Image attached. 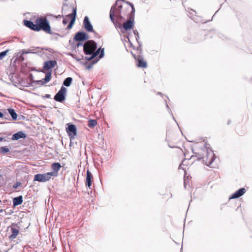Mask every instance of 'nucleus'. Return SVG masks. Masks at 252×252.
<instances>
[{
    "label": "nucleus",
    "mask_w": 252,
    "mask_h": 252,
    "mask_svg": "<svg viewBox=\"0 0 252 252\" xmlns=\"http://www.w3.org/2000/svg\"><path fill=\"white\" fill-rule=\"evenodd\" d=\"M187 184L188 182L184 179V186L185 189L187 188Z\"/></svg>",
    "instance_id": "nucleus-47"
},
{
    "label": "nucleus",
    "mask_w": 252,
    "mask_h": 252,
    "mask_svg": "<svg viewBox=\"0 0 252 252\" xmlns=\"http://www.w3.org/2000/svg\"><path fill=\"white\" fill-rule=\"evenodd\" d=\"M25 117L22 115L21 114H17V120H24L25 119Z\"/></svg>",
    "instance_id": "nucleus-38"
},
{
    "label": "nucleus",
    "mask_w": 252,
    "mask_h": 252,
    "mask_svg": "<svg viewBox=\"0 0 252 252\" xmlns=\"http://www.w3.org/2000/svg\"><path fill=\"white\" fill-rule=\"evenodd\" d=\"M110 20L115 26V27L121 30V32L124 33L125 32L130 31L133 28L134 25V19L133 17H127V20L123 25L121 23H117L115 20L112 13L110 14Z\"/></svg>",
    "instance_id": "nucleus-3"
},
{
    "label": "nucleus",
    "mask_w": 252,
    "mask_h": 252,
    "mask_svg": "<svg viewBox=\"0 0 252 252\" xmlns=\"http://www.w3.org/2000/svg\"><path fill=\"white\" fill-rule=\"evenodd\" d=\"M23 201V196L22 195L17 196V206L21 205Z\"/></svg>",
    "instance_id": "nucleus-31"
},
{
    "label": "nucleus",
    "mask_w": 252,
    "mask_h": 252,
    "mask_svg": "<svg viewBox=\"0 0 252 252\" xmlns=\"http://www.w3.org/2000/svg\"><path fill=\"white\" fill-rule=\"evenodd\" d=\"M63 17V15H59L57 17V18H60V17Z\"/></svg>",
    "instance_id": "nucleus-57"
},
{
    "label": "nucleus",
    "mask_w": 252,
    "mask_h": 252,
    "mask_svg": "<svg viewBox=\"0 0 252 252\" xmlns=\"http://www.w3.org/2000/svg\"><path fill=\"white\" fill-rule=\"evenodd\" d=\"M13 188L14 189H16V184H14V185H13Z\"/></svg>",
    "instance_id": "nucleus-59"
},
{
    "label": "nucleus",
    "mask_w": 252,
    "mask_h": 252,
    "mask_svg": "<svg viewBox=\"0 0 252 252\" xmlns=\"http://www.w3.org/2000/svg\"><path fill=\"white\" fill-rule=\"evenodd\" d=\"M13 204L14 207L17 205V204H16V197L13 198Z\"/></svg>",
    "instance_id": "nucleus-43"
},
{
    "label": "nucleus",
    "mask_w": 252,
    "mask_h": 252,
    "mask_svg": "<svg viewBox=\"0 0 252 252\" xmlns=\"http://www.w3.org/2000/svg\"><path fill=\"white\" fill-rule=\"evenodd\" d=\"M208 146H210V145L205 143L203 148V149L206 150L207 153L206 159L205 162L206 165L211 167V164L215 160L216 157L211 149L210 150L211 152H209V148Z\"/></svg>",
    "instance_id": "nucleus-5"
},
{
    "label": "nucleus",
    "mask_w": 252,
    "mask_h": 252,
    "mask_svg": "<svg viewBox=\"0 0 252 252\" xmlns=\"http://www.w3.org/2000/svg\"><path fill=\"white\" fill-rule=\"evenodd\" d=\"M94 64V63H89V64H88L87 65H86V68L87 69V70H89L91 68H92L93 65Z\"/></svg>",
    "instance_id": "nucleus-39"
},
{
    "label": "nucleus",
    "mask_w": 252,
    "mask_h": 252,
    "mask_svg": "<svg viewBox=\"0 0 252 252\" xmlns=\"http://www.w3.org/2000/svg\"><path fill=\"white\" fill-rule=\"evenodd\" d=\"M65 129L70 140H73L77 134L76 126L71 123H68L66 124Z\"/></svg>",
    "instance_id": "nucleus-6"
},
{
    "label": "nucleus",
    "mask_w": 252,
    "mask_h": 252,
    "mask_svg": "<svg viewBox=\"0 0 252 252\" xmlns=\"http://www.w3.org/2000/svg\"><path fill=\"white\" fill-rule=\"evenodd\" d=\"M40 48L39 47H36L35 48L32 49H28V50H22V53L20 54V55H19V54L17 55V60H19L21 61H23L24 60V58L23 57V55L28 54V53H32V54H39V53H41V51H37V50L40 49ZM48 50L47 49L45 48H41V50Z\"/></svg>",
    "instance_id": "nucleus-10"
},
{
    "label": "nucleus",
    "mask_w": 252,
    "mask_h": 252,
    "mask_svg": "<svg viewBox=\"0 0 252 252\" xmlns=\"http://www.w3.org/2000/svg\"><path fill=\"white\" fill-rule=\"evenodd\" d=\"M72 81L73 79L72 77H68L64 80L63 82V85L67 87H69L71 85Z\"/></svg>",
    "instance_id": "nucleus-24"
},
{
    "label": "nucleus",
    "mask_w": 252,
    "mask_h": 252,
    "mask_svg": "<svg viewBox=\"0 0 252 252\" xmlns=\"http://www.w3.org/2000/svg\"><path fill=\"white\" fill-rule=\"evenodd\" d=\"M9 151V149L6 147H1L0 148V154H6Z\"/></svg>",
    "instance_id": "nucleus-29"
},
{
    "label": "nucleus",
    "mask_w": 252,
    "mask_h": 252,
    "mask_svg": "<svg viewBox=\"0 0 252 252\" xmlns=\"http://www.w3.org/2000/svg\"><path fill=\"white\" fill-rule=\"evenodd\" d=\"M131 54H132V56L133 57V58H134V59H135V57L136 58H137V57H138V55H136L135 54H134L132 53V52H131Z\"/></svg>",
    "instance_id": "nucleus-51"
},
{
    "label": "nucleus",
    "mask_w": 252,
    "mask_h": 252,
    "mask_svg": "<svg viewBox=\"0 0 252 252\" xmlns=\"http://www.w3.org/2000/svg\"><path fill=\"white\" fill-rule=\"evenodd\" d=\"M97 44L95 41L88 40L83 45V51L86 55L93 54L97 50Z\"/></svg>",
    "instance_id": "nucleus-4"
},
{
    "label": "nucleus",
    "mask_w": 252,
    "mask_h": 252,
    "mask_svg": "<svg viewBox=\"0 0 252 252\" xmlns=\"http://www.w3.org/2000/svg\"><path fill=\"white\" fill-rule=\"evenodd\" d=\"M192 12H191L190 14L192 15H194L196 14V11L193 9H191Z\"/></svg>",
    "instance_id": "nucleus-50"
},
{
    "label": "nucleus",
    "mask_w": 252,
    "mask_h": 252,
    "mask_svg": "<svg viewBox=\"0 0 252 252\" xmlns=\"http://www.w3.org/2000/svg\"><path fill=\"white\" fill-rule=\"evenodd\" d=\"M10 51L9 50L7 49L4 51L0 53V60H2Z\"/></svg>",
    "instance_id": "nucleus-30"
},
{
    "label": "nucleus",
    "mask_w": 252,
    "mask_h": 252,
    "mask_svg": "<svg viewBox=\"0 0 252 252\" xmlns=\"http://www.w3.org/2000/svg\"><path fill=\"white\" fill-rule=\"evenodd\" d=\"M53 171L50 172L52 174V176L56 177L58 175V172L61 168V165L59 162H54L51 166Z\"/></svg>",
    "instance_id": "nucleus-19"
},
{
    "label": "nucleus",
    "mask_w": 252,
    "mask_h": 252,
    "mask_svg": "<svg viewBox=\"0 0 252 252\" xmlns=\"http://www.w3.org/2000/svg\"><path fill=\"white\" fill-rule=\"evenodd\" d=\"M135 60L136 62V65L138 67L145 68L147 67V63L144 59L143 55H138L137 58L135 57Z\"/></svg>",
    "instance_id": "nucleus-15"
},
{
    "label": "nucleus",
    "mask_w": 252,
    "mask_h": 252,
    "mask_svg": "<svg viewBox=\"0 0 252 252\" xmlns=\"http://www.w3.org/2000/svg\"><path fill=\"white\" fill-rule=\"evenodd\" d=\"M97 121L94 119H90L88 121V126L90 128H94L97 125Z\"/></svg>",
    "instance_id": "nucleus-26"
},
{
    "label": "nucleus",
    "mask_w": 252,
    "mask_h": 252,
    "mask_svg": "<svg viewBox=\"0 0 252 252\" xmlns=\"http://www.w3.org/2000/svg\"><path fill=\"white\" fill-rule=\"evenodd\" d=\"M135 10L134 8L132 7L131 12L128 14L127 17H133L134 18Z\"/></svg>",
    "instance_id": "nucleus-33"
},
{
    "label": "nucleus",
    "mask_w": 252,
    "mask_h": 252,
    "mask_svg": "<svg viewBox=\"0 0 252 252\" xmlns=\"http://www.w3.org/2000/svg\"><path fill=\"white\" fill-rule=\"evenodd\" d=\"M33 82H34V83H35L37 85H43L45 83V82H43V79L41 80H36V81H33Z\"/></svg>",
    "instance_id": "nucleus-36"
},
{
    "label": "nucleus",
    "mask_w": 252,
    "mask_h": 252,
    "mask_svg": "<svg viewBox=\"0 0 252 252\" xmlns=\"http://www.w3.org/2000/svg\"><path fill=\"white\" fill-rule=\"evenodd\" d=\"M8 230H10L12 231V234L9 237L10 240H13L16 238V226L12 224V226L8 227Z\"/></svg>",
    "instance_id": "nucleus-21"
},
{
    "label": "nucleus",
    "mask_w": 252,
    "mask_h": 252,
    "mask_svg": "<svg viewBox=\"0 0 252 252\" xmlns=\"http://www.w3.org/2000/svg\"><path fill=\"white\" fill-rule=\"evenodd\" d=\"M57 63L55 60H49L46 61L43 64V69L47 70V71L51 70L52 72V69L57 65Z\"/></svg>",
    "instance_id": "nucleus-16"
},
{
    "label": "nucleus",
    "mask_w": 252,
    "mask_h": 252,
    "mask_svg": "<svg viewBox=\"0 0 252 252\" xmlns=\"http://www.w3.org/2000/svg\"><path fill=\"white\" fill-rule=\"evenodd\" d=\"M36 108H40V107L45 108V107L43 106H42V105H40V106H36Z\"/></svg>",
    "instance_id": "nucleus-55"
},
{
    "label": "nucleus",
    "mask_w": 252,
    "mask_h": 252,
    "mask_svg": "<svg viewBox=\"0 0 252 252\" xmlns=\"http://www.w3.org/2000/svg\"><path fill=\"white\" fill-rule=\"evenodd\" d=\"M130 6H131V9H132V7H133V8H134V5H133V4H131V5H130Z\"/></svg>",
    "instance_id": "nucleus-63"
},
{
    "label": "nucleus",
    "mask_w": 252,
    "mask_h": 252,
    "mask_svg": "<svg viewBox=\"0 0 252 252\" xmlns=\"http://www.w3.org/2000/svg\"><path fill=\"white\" fill-rule=\"evenodd\" d=\"M127 3L128 4H129L130 6L131 5V4H132V3L130 2H127Z\"/></svg>",
    "instance_id": "nucleus-60"
},
{
    "label": "nucleus",
    "mask_w": 252,
    "mask_h": 252,
    "mask_svg": "<svg viewBox=\"0 0 252 252\" xmlns=\"http://www.w3.org/2000/svg\"><path fill=\"white\" fill-rule=\"evenodd\" d=\"M83 27L85 30L88 32H92L95 35L97 33L94 31L93 26L91 24L90 19L88 16H85L83 20Z\"/></svg>",
    "instance_id": "nucleus-13"
},
{
    "label": "nucleus",
    "mask_w": 252,
    "mask_h": 252,
    "mask_svg": "<svg viewBox=\"0 0 252 252\" xmlns=\"http://www.w3.org/2000/svg\"><path fill=\"white\" fill-rule=\"evenodd\" d=\"M52 73L51 70L47 71L46 73L45 77L43 78V82H45V83H47L49 82L52 78Z\"/></svg>",
    "instance_id": "nucleus-25"
},
{
    "label": "nucleus",
    "mask_w": 252,
    "mask_h": 252,
    "mask_svg": "<svg viewBox=\"0 0 252 252\" xmlns=\"http://www.w3.org/2000/svg\"><path fill=\"white\" fill-rule=\"evenodd\" d=\"M12 139L13 140H16V133L14 134L12 136Z\"/></svg>",
    "instance_id": "nucleus-48"
},
{
    "label": "nucleus",
    "mask_w": 252,
    "mask_h": 252,
    "mask_svg": "<svg viewBox=\"0 0 252 252\" xmlns=\"http://www.w3.org/2000/svg\"><path fill=\"white\" fill-rule=\"evenodd\" d=\"M104 48H102L101 47H100L98 49H97L96 51L95 52V53H94L93 54H91L90 57H86L85 60L86 61H91L98 55H99V58L101 59L104 57Z\"/></svg>",
    "instance_id": "nucleus-14"
},
{
    "label": "nucleus",
    "mask_w": 252,
    "mask_h": 252,
    "mask_svg": "<svg viewBox=\"0 0 252 252\" xmlns=\"http://www.w3.org/2000/svg\"><path fill=\"white\" fill-rule=\"evenodd\" d=\"M89 35L85 32L79 31L77 32L73 37L74 41H87L89 40Z\"/></svg>",
    "instance_id": "nucleus-12"
},
{
    "label": "nucleus",
    "mask_w": 252,
    "mask_h": 252,
    "mask_svg": "<svg viewBox=\"0 0 252 252\" xmlns=\"http://www.w3.org/2000/svg\"><path fill=\"white\" fill-rule=\"evenodd\" d=\"M133 33L134 34V35H135V38H136L137 42L139 41V33H138V31L136 30H133Z\"/></svg>",
    "instance_id": "nucleus-35"
},
{
    "label": "nucleus",
    "mask_w": 252,
    "mask_h": 252,
    "mask_svg": "<svg viewBox=\"0 0 252 252\" xmlns=\"http://www.w3.org/2000/svg\"><path fill=\"white\" fill-rule=\"evenodd\" d=\"M3 139V138L2 137H0V142L2 141Z\"/></svg>",
    "instance_id": "nucleus-61"
},
{
    "label": "nucleus",
    "mask_w": 252,
    "mask_h": 252,
    "mask_svg": "<svg viewBox=\"0 0 252 252\" xmlns=\"http://www.w3.org/2000/svg\"><path fill=\"white\" fill-rule=\"evenodd\" d=\"M67 6H68V4L66 2H64L63 3V6L62 7V11H63L64 10L65 7Z\"/></svg>",
    "instance_id": "nucleus-45"
},
{
    "label": "nucleus",
    "mask_w": 252,
    "mask_h": 252,
    "mask_svg": "<svg viewBox=\"0 0 252 252\" xmlns=\"http://www.w3.org/2000/svg\"><path fill=\"white\" fill-rule=\"evenodd\" d=\"M52 174L47 172L43 174L38 173L34 175L33 182H46L49 181L52 178Z\"/></svg>",
    "instance_id": "nucleus-9"
},
{
    "label": "nucleus",
    "mask_w": 252,
    "mask_h": 252,
    "mask_svg": "<svg viewBox=\"0 0 252 252\" xmlns=\"http://www.w3.org/2000/svg\"><path fill=\"white\" fill-rule=\"evenodd\" d=\"M29 79L30 80V83H29V85H32V84L34 82H33V81H34L33 80V75L32 74V73H30L29 75Z\"/></svg>",
    "instance_id": "nucleus-32"
},
{
    "label": "nucleus",
    "mask_w": 252,
    "mask_h": 252,
    "mask_svg": "<svg viewBox=\"0 0 252 252\" xmlns=\"http://www.w3.org/2000/svg\"><path fill=\"white\" fill-rule=\"evenodd\" d=\"M165 103H166V108H167V109L168 111H169V112L170 113H171V115H172V117H173V119L174 120V121L176 122V120H175V118H174V116H173V114H172V111H171V109H170V108H169V106H168V104H167V102H166V100H165Z\"/></svg>",
    "instance_id": "nucleus-37"
},
{
    "label": "nucleus",
    "mask_w": 252,
    "mask_h": 252,
    "mask_svg": "<svg viewBox=\"0 0 252 252\" xmlns=\"http://www.w3.org/2000/svg\"><path fill=\"white\" fill-rule=\"evenodd\" d=\"M31 71H39V72L40 71H39V70H37L35 67H32V68L31 69Z\"/></svg>",
    "instance_id": "nucleus-52"
},
{
    "label": "nucleus",
    "mask_w": 252,
    "mask_h": 252,
    "mask_svg": "<svg viewBox=\"0 0 252 252\" xmlns=\"http://www.w3.org/2000/svg\"><path fill=\"white\" fill-rule=\"evenodd\" d=\"M77 16V7H73L72 8V13L67 15L65 17L70 18V22L67 25L66 29L70 30L72 28L74 24H75V20Z\"/></svg>",
    "instance_id": "nucleus-11"
},
{
    "label": "nucleus",
    "mask_w": 252,
    "mask_h": 252,
    "mask_svg": "<svg viewBox=\"0 0 252 252\" xmlns=\"http://www.w3.org/2000/svg\"><path fill=\"white\" fill-rule=\"evenodd\" d=\"M122 2H125V0H117L115 3L112 6L109 13V17L110 18V14L112 13L115 20L117 21V23L125 20V18L122 15L123 5Z\"/></svg>",
    "instance_id": "nucleus-2"
},
{
    "label": "nucleus",
    "mask_w": 252,
    "mask_h": 252,
    "mask_svg": "<svg viewBox=\"0 0 252 252\" xmlns=\"http://www.w3.org/2000/svg\"><path fill=\"white\" fill-rule=\"evenodd\" d=\"M24 26L31 30L35 32H39L41 30L47 33L53 35L55 33L52 32L49 20L45 17H38L34 24L31 20H24Z\"/></svg>",
    "instance_id": "nucleus-1"
},
{
    "label": "nucleus",
    "mask_w": 252,
    "mask_h": 252,
    "mask_svg": "<svg viewBox=\"0 0 252 252\" xmlns=\"http://www.w3.org/2000/svg\"><path fill=\"white\" fill-rule=\"evenodd\" d=\"M197 155L192 156L191 158L197 157V160H200L201 159H203V155L200 153L196 154Z\"/></svg>",
    "instance_id": "nucleus-34"
},
{
    "label": "nucleus",
    "mask_w": 252,
    "mask_h": 252,
    "mask_svg": "<svg viewBox=\"0 0 252 252\" xmlns=\"http://www.w3.org/2000/svg\"><path fill=\"white\" fill-rule=\"evenodd\" d=\"M20 141H18V142H17L16 143V144H17V146L19 145V143H20Z\"/></svg>",
    "instance_id": "nucleus-62"
},
{
    "label": "nucleus",
    "mask_w": 252,
    "mask_h": 252,
    "mask_svg": "<svg viewBox=\"0 0 252 252\" xmlns=\"http://www.w3.org/2000/svg\"><path fill=\"white\" fill-rule=\"evenodd\" d=\"M26 220L27 219L23 218L22 219H21V220L20 221H19L17 223V236L19 234V232L20 230L25 229L26 228H27L28 227L29 224L28 223L25 224L24 225L22 224V223H24Z\"/></svg>",
    "instance_id": "nucleus-20"
},
{
    "label": "nucleus",
    "mask_w": 252,
    "mask_h": 252,
    "mask_svg": "<svg viewBox=\"0 0 252 252\" xmlns=\"http://www.w3.org/2000/svg\"><path fill=\"white\" fill-rule=\"evenodd\" d=\"M157 94H158V95H161V96H162V95H163V94H162L161 92H158V93H157Z\"/></svg>",
    "instance_id": "nucleus-56"
},
{
    "label": "nucleus",
    "mask_w": 252,
    "mask_h": 252,
    "mask_svg": "<svg viewBox=\"0 0 252 252\" xmlns=\"http://www.w3.org/2000/svg\"><path fill=\"white\" fill-rule=\"evenodd\" d=\"M68 22V19L65 18H64L63 19V25H66Z\"/></svg>",
    "instance_id": "nucleus-41"
},
{
    "label": "nucleus",
    "mask_w": 252,
    "mask_h": 252,
    "mask_svg": "<svg viewBox=\"0 0 252 252\" xmlns=\"http://www.w3.org/2000/svg\"><path fill=\"white\" fill-rule=\"evenodd\" d=\"M27 137V134L23 131H19L17 132V141L20 139H25Z\"/></svg>",
    "instance_id": "nucleus-22"
},
{
    "label": "nucleus",
    "mask_w": 252,
    "mask_h": 252,
    "mask_svg": "<svg viewBox=\"0 0 252 252\" xmlns=\"http://www.w3.org/2000/svg\"><path fill=\"white\" fill-rule=\"evenodd\" d=\"M231 123V121L230 120H228V122H227V125H229Z\"/></svg>",
    "instance_id": "nucleus-58"
},
{
    "label": "nucleus",
    "mask_w": 252,
    "mask_h": 252,
    "mask_svg": "<svg viewBox=\"0 0 252 252\" xmlns=\"http://www.w3.org/2000/svg\"><path fill=\"white\" fill-rule=\"evenodd\" d=\"M93 179V176L91 171L88 169L87 170V175L86 178L85 185L87 188L92 189V184Z\"/></svg>",
    "instance_id": "nucleus-17"
},
{
    "label": "nucleus",
    "mask_w": 252,
    "mask_h": 252,
    "mask_svg": "<svg viewBox=\"0 0 252 252\" xmlns=\"http://www.w3.org/2000/svg\"><path fill=\"white\" fill-rule=\"evenodd\" d=\"M76 43H75L74 41H72L71 39H70L69 41V44L73 47L78 48L80 46H83L84 43H83L84 41H77Z\"/></svg>",
    "instance_id": "nucleus-23"
},
{
    "label": "nucleus",
    "mask_w": 252,
    "mask_h": 252,
    "mask_svg": "<svg viewBox=\"0 0 252 252\" xmlns=\"http://www.w3.org/2000/svg\"><path fill=\"white\" fill-rule=\"evenodd\" d=\"M126 38L128 39V42H129V43H130V46H131V47H132V48H133V49H135V48L132 46V43L131 42L130 40H129L128 36H126Z\"/></svg>",
    "instance_id": "nucleus-46"
},
{
    "label": "nucleus",
    "mask_w": 252,
    "mask_h": 252,
    "mask_svg": "<svg viewBox=\"0 0 252 252\" xmlns=\"http://www.w3.org/2000/svg\"><path fill=\"white\" fill-rule=\"evenodd\" d=\"M98 56H99V55H98ZM100 59L99 58V57L96 58H94V59H93V61L92 63H94V64L95 63H97Z\"/></svg>",
    "instance_id": "nucleus-40"
},
{
    "label": "nucleus",
    "mask_w": 252,
    "mask_h": 252,
    "mask_svg": "<svg viewBox=\"0 0 252 252\" xmlns=\"http://www.w3.org/2000/svg\"><path fill=\"white\" fill-rule=\"evenodd\" d=\"M72 145V141L70 140V146H71V145Z\"/></svg>",
    "instance_id": "nucleus-64"
},
{
    "label": "nucleus",
    "mask_w": 252,
    "mask_h": 252,
    "mask_svg": "<svg viewBox=\"0 0 252 252\" xmlns=\"http://www.w3.org/2000/svg\"><path fill=\"white\" fill-rule=\"evenodd\" d=\"M168 146L171 148H174L175 147V146H172V145H170V144H168Z\"/></svg>",
    "instance_id": "nucleus-54"
},
{
    "label": "nucleus",
    "mask_w": 252,
    "mask_h": 252,
    "mask_svg": "<svg viewBox=\"0 0 252 252\" xmlns=\"http://www.w3.org/2000/svg\"><path fill=\"white\" fill-rule=\"evenodd\" d=\"M42 97L45 98H51V95L49 94H46L44 95H42Z\"/></svg>",
    "instance_id": "nucleus-42"
},
{
    "label": "nucleus",
    "mask_w": 252,
    "mask_h": 252,
    "mask_svg": "<svg viewBox=\"0 0 252 252\" xmlns=\"http://www.w3.org/2000/svg\"><path fill=\"white\" fill-rule=\"evenodd\" d=\"M16 63V59H14L13 58L11 59V62L10 65L9 69L8 70V76L9 78L10 81L13 83L14 86H16L15 84V80H16V75H15V70H16V66L15 63Z\"/></svg>",
    "instance_id": "nucleus-8"
},
{
    "label": "nucleus",
    "mask_w": 252,
    "mask_h": 252,
    "mask_svg": "<svg viewBox=\"0 0 252 252\" xmlns=\"http://www.w3.org/2000/svg\"><path fill=\"white\" fill-rule=\"evenodd\" d=\"M13 204L14 207L17 205V204H16V197L13 198Z\"/></svg>",
    "instance_id": "nucleus-44"
},
{
    "label": "nucleus",
    "mask_w": 252,
    "mask_h": 252,
    "mask_svg": "<svg viewBox=\"0 0 252 252\" xmlns=\"http://www.w3.org/2000/svg\"><path fill=\"white\" fill-rule=\"evenodd\" d=\"M23 124H24V123H23V122H17V125H23Z\"/></svg>",
    "instance_id": "nucleus-53"
},
{
    "label": "nucleus",
    "mask_w": 252,
    "mask_h": 252,
    "mask_svg": "<svg viewBox=\"0 0 252 252\" xmlns=\"http://www.w3.org/2000/svg\"><path fill=\"white\" fill-rule=\"evenodd\" d=\"M8 111L12 119L14 120H16V112L15 110L13 109H8Z\"/></svg>",
    "instance_id": "nucleus-28"
},
{
    "label": "nucleus",
    "mask_w": 252,
    "mask_h": 252,
    "mask_svg": "<svg viewBox=\"0 0 252 252\" xmlns=\"http://www.w3.org/2000/svg\"><path fill=\"white\" fill-rule=\"evenodd\" d=\"M21 182L17 181V188H18L19 187H20L21 186Z\"/></svg>",
    "instance_id": "nucleus-49"
},
{
    "label": "nucleus",
    "mask_w": 252,
    "mask_h": 252,
    "mask_svg": "<svg viewBox=\"0 0 252 252\" xmlns=\"http://www.w3.org/2000/svg\"><path fill=\"white\" fill-rule=\"evenodd\" d=\"M66 88L62 86L60 90L55 95L54 99L60 103L63 102L66 99Z\"/></svg>",
    "instance_id": "nucleus-7"
},
{
    "label": "nucleus",
    "mask_w": 252,
    "mask_h": 252,
    "mask_svg": "<svg viewBox=\"0 0 252 252\" xmlns=\"http://www.w3.org/2000/svg\"><path fill=\"white\" fill-rule=\"evenodd\" d=\"M138 44V46L136 48V50L137 51V52L138 53V55H143V50H142V44L141 42L138 41L137 42Z\"/></svg>",
    "instance_id": "nucleus-27"
},
{
    "label": "nucleus",
    "mask_w": 252,
    "mask_h": 252,
    "mask_svg": "<svg viewBox=\"0 0 252 252\" xmlns=\"http://www.w3.org/2000/svg\"><path fill=\"white\" fill-rule=\"evenodd\" d=\"M246 190L244 188L239 189L238 190L233 193L230 197L229 199H237L242 196L245 194Z\"/></svg>",
    "instance_id": "nucleus-18"
}]
</instances>
